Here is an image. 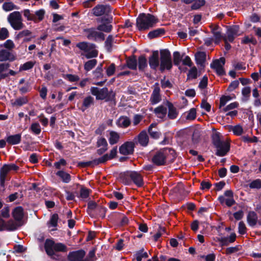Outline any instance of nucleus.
Instances as JSON below:
<instances>
[{"label": "nucleus", "mask_w": 261, "mask_h": 261, "mask_svg": "<svg viewBox=\"0 0 261 261\" xmlns=\"http://www.w3.org/2000/svg\"><path fill=\"white\" fill-rule=\"evenodd\" d=\"M64 79L68 80L70 82H76L80 80V77L75 74H66L63 75Z\"/></svg>", "instance_id": "50"}, {"label": "nucleus", "mask_w": 261, "mask_h": 261, "mask_svg": "<svg viewBox=\"0 0 261 261\" xmlns=\"http://www.w3.org/2000/svg\"><path fill=\"white\" fill-rule=\"evenodd\" d=\"M116 67L114 63H112L106 69V73L108 76L113 75L115 71Z\"/></svg>", "instance_id": "63"}, {"label": "nucleus", "mask_w": 261, "mask_h": 261, "mask_svg": "<svg viewBox=\"0 0 261 261\" xmlns=\"http://www.w3.org/2000/svg\"><path fill=\"white\" fill-rule=\"evenodd\" d=\"M147 60L146 58L143 56H141L139 57L138 58V66L139 69L140 70H143L145 69V68L147 66Z\"/></svg>", "instance_id": "48"}, {"label": "nucleus", "mask_w": 261, "mask_h": 261, "mask_svg": "<svg viewBox=\"0 0 261 261\" xmlns=\"http://www.w3.org/2000/svg\"><path fill=\"white\" fill-rule=\"evenodd\" d=\"M195 58L197 63L202 65L205 60L206 54L204 52H198L196 54Z\"/></svg>", "instance_id": "43"}, {"label": "nucleus", "mask_w": 261, "mask_h": 261, "mask_svg": "<svg viewBox=\"0 0 261 261\" xmlns=\"http://www.w3.org/2000/svg\"><path fill=\"white\" fill-rule=\"evenodd\" d=\"M3 8L6 11H10L17 9L12 2H6L3 5Z\"/></svg>", "instance_id": "57"}, {"label": "nucleus", "mask_w": 261, "mask_h": 261, "mask_svg": "<svg viewBox=\"0 0 261 261\" xmlns=\"http://www.w3.org/2000/svg\"><path fill=\"white\" fill-rule=\"evenodd\" d=\"M181 57L180 53L178 51H175L173 53V62L175 65H179L181 61Z\"/></svg>", "instance_id": "64"}, {"label": "nucleus", "mask_w": 261, "mask_h": 261, "mask_svg": "<svg viewBox=\"0 0 261 261\" xmlns=\"http://www.w3.org/2000/svg\"><path fill=\"white\" fill-rule=\"evenodd\" d=\"M158 22V19L150 14L142 13L137 18L136 25L139 31H145L154 26Z\"/></svg>", "instance_id": "1"}, {"label": "nucleus", "mask_w": 261, "mask_h": 261, "mask_svg": "<svg viewBox=\"0 0 261 261\" xmlns=\"http://www.w3.org/2000/svg\"><path fill=\"white\" fill-rule=\"evenodd\" d=\"M138 141L143 146L147 145L149 141V138L145 130L142 131L138 136Z\"/></svg>", "instance_id": "27"}, {"label": "nucleus", "mask_w": 261, "mask_h": 261, "mask_svg": "<svg viewBox=\"0 0 261 261\" xmlns=\"http://www.w3.org/2000/svg\"><path fill=\"white\" fill-rule=\"evenodd\" d=\"M22 224L18 221H14L12 220L8 221L6 222V229L5 230L14 231L20 227Z\"/></svg>", "instance_id": "31"}, {"label": "nucleus", "mask_w": 261, "mask_h": 261, "mask_svg": "<svg viewBox=\"0 0 261 261\" xmlns=\"http://www.w3.org/2000/svg\"><path fill=\"white\" fill-rule=\"evenodd\" d=\"M167 107L166 105H160L154 109L153 112L158 118L165 119L167 116Z\"/></svg>", "instance_id": "19"}, {"label": "nucleus", "mask_w": 261, "mask_h": 261, "mask_svg": "<svg viewBox=\"0 0 261 261\" xmlns=\"http://www.w3.org/2000/svg\"><path fill=\"white\" fill-rule=\"evenodd\" d=\"M15 57L10 51V50L3 47L0 45V61H13L15 60Z\"/></svg>", "instance_id": "16"}, {"label": "nucleus", "mask_w": 261, "mask_h": 261, "mask_svg": "<svg viewBox=\"0 0 261 261\" xmlns=\"http://www.w3.org/2000/svg\"><path fill=\"white\" fill-rule=\"evenodd\" d=\"M90 91L92 95L96 96L97 100L105 99L106 101H109L115 96L113 91H109L108 89L106 87L100 89L92 87L90 89Z\"/></svg>", "instance_id": "5"}, {"label": "nucleus", "mask_w": 261, "mask_h": 261, "mask_svg": "<svg viewBox=\"0 0 261 261\" xmlns=\"http://www.w3.org/2000/svg\"><path fill=\"white\" fill-rule=\"evenodd\" d=\"M128 67L131 69H136L137 66V61L135 57L128 59L126 61Z\"/></svg>", "instance_id": "49"}, {"label": "nucleus", "mask_w": 261, "mask_h": 261, "mask_svg": "<svg viewBox=\"0 0 261 261\" xmlns=\"http://www.w3.org/2000/svg\"><path fill=\"white\" fill-rule=\"evenodd\" d=\"M247 220L250 226H253L255 225L257 220L256 214L254 212H249L247 215Z\"/></svg>", "instance_id": "35"}, {"label": "nucleus", "mask_w": 261, "mask_h": 261, "mask_svg": "<svg viewBox=\"0 0 261 261\" xmlns=\"http://www.w3.org/2000/svg\"><path fill=\"white\" fill-rule=\"evenodd\" d=\"M8 21L15 30H20L24 27L22 23L21 14L19 11H14L8 16Z\"/></svg>", "instance_id": "6"}, {"label": "nucleus", "mask_w": 261, "mask_h": 261, "mask_svg": "<svg viewBox=\"0 0 261 261\" xmlns=\"http://www.w3.org/2000/svg\"><path fill=\"white\" fill-rule=\"evenodd\" d=\"M162 99L160 94V88L158 83H155L153 85V90L150 97V103L152 105L159 103Z\"/></svg>", "instance_id": "13"}, {"label": "nucleus", "mask_w": 261, "mask_h": 261, "mask_svg": "<svg viewBox=\"0 0 261 261\" xmlns=\"http://www.w3.org/2000/svg\"><path fill=\"white\" fill-rule=\"evenodd\" d=\"M35 65V62L33 61H28L25 62L19 67V71L28 70L32 69Z\"/></svg>", "instance_id": "51"}, {"label": "nucleus", "mask_w": 261, "mask_h": 261, "mask_svg": "<svg viewBox=\"0 0 261 261\" xmlns=\"http://www.w3.org/2000/svg\"><path fill=\"white\" fill-rule=\"evenodd\" d=\"M194 3L191 6V9L197 10L205 4L204 0H195Z\"/></svg>", "instance_id": "55"}, {"label": "nucleus", "mask_w": 261, "mask_h": 261, "mask_svg": "<svg viewBox=\"0 0 261 261\" xmlns=\"http://www.w3.org/2000/svg\"><path fill=\"white\" fill-rule=\"evenodd\" d=\"M148 132L150 137L153 139H158L160 137L161 133L156 128V124L152 123L148 127Z\"/></svg>", "instance_id": "30"}, {"label": "nucleus", "mask_w": 261, "mask_h": 261, "mask_svg": "<svg viewBox=\"0 0 261 261\" xmlns=\"http://www.w3.org/2000/svg\"><path fill=\"white\" fill-rule=\"evenodd\" d=\"M44 248L46 253L51 258L58 259L59 256L56 252H64L67 251V247L61 243H56L53 240L47 239L45 241Z\"/></svg>", "instance_id": "2"}, {"label": "nucleus", "mask_w": 261, "mask_h": 261, "mask_svg": "<svg viewBox=\"0 0 261 261\" xmlns=\"http://www.w3.org/2000/svg\"><path fill=\"white\" fill-rule=\"evenodd\" d=\"M21 136L20 134L11 135L7 137V142L11 145L19 144L21 141Z\"/></svg>", "instance_id": "34"}, {"label": "nucleus", "mask_w": 261, "mask_h": 261, "mask_svg": "<svg viewBox=\"0 0 261 261\" xmlns=\"http://www.w3.org/2000/svg\"><path fill=\"white\" fill-rule=\"evenodd\" d=\"M135 144L133 142H126L119 147V152L123 155H128L133 153Z\"/></svg>", "instance_id": "17"}, {"label": "nucleus", "mask_w": 261, "mask_h": 261, "mask_svg": "<svg viewBox=\"0 0 261 261\" xmlns=\"http://www.w3.org/2000/svg\"><path fill=\"white\" fill-rule=\"evenodd\" d=\"M97 64L96 59H92L86 62L84 65V69L86 71H89L93 69Z\"/></svg>", "instance_id": "44"}, {"label": "nucleus", "mask_w": 261, "mask_h": 261, "mask_svg": "<svg viewBox=\"0 0 261 261\" xmlns=\"http://www.w3.org/2000/svg\"><path fill=\"white\" fill-rule=\"evenodd\" d=\"M10 65L8 63L0 64V80L4 79L9 76L6 71L8 69Z\"/></svg>", "instance_id": "38"}, {"label": "nucleus", "mask_w": 261, "mask_h": 261, "mask_svg": "<svg viewBox=\"0 0 261 261\" xmlns=\"http://www.w3.org/2000/svg\"><path fill=\"white\" fill-rule=\"evenodd\" d=\"M111 12V8L109 5H98L92 9V13L96 16L108 15Z\"/></svg>", "instance_id": "10"}, {"label": "nucleus", "mask_w": 261, "mask_h": 261, "mask_svg": "<svg viewBox=\"0 0 261 261\" xmlns=\"http://www.w3.org/2000/svg\"><path fill=\"white\" fill-rule=\"evenodd\" d=\"M225 62V60L224 58H220L219 59L214 61L211 64V67L214 69L218 75H224L225 71L223 66L224 65Z\"/></svg>", "instance_id": "9"}, {"label": "nucleus", "mask_w": 261, "mask_h": 261, "mask_svg": "<svg viewBox=\"0 0 261 261\" xmlns=\"http://www.w3.org/2000/svg\"><path fill=\"white\" fill-rule=\"evenodd\" d=\"M9 35L8 30L5 28H3L0 30V40H4L7 39Z\"/></svg>", "instance_id": "60"}, {"label": "nucleus", "mask_w": 261, "mask_h": 261, "mask_svg": "<svg viewBox=\"0 0 261 261\" xmlns=\"http://www.w3.org/2000/svg\"><path fill=\"white\" fill-rule=\"evenodd\" d=\"M59 217L58 214H54L50 217L49 221L47 222V225L49 228L51 227H56L58 225Z\"/></svg>", "instance_id": "42"}, {"label": "nucleus", "mask_w": 261, "mask_h": 261, "mask_svg": "<svg viewBox=\"0 0 261 261\" xmlns=\"http://www.w3.org/2000/svg\"><path fill=\"white\" fill-rule=\"evenodd\" d=\"M241 139L245 143H254L258 141L257 138L255 136L252 138H250L247 136H244L241 137Z\"/></svg>", "instance_id": "59"}, {"label": "nucleus", "mask_w": 261, "mask_h": 261, "mask_svg": "<svg viewBox=\"0 0 261 261\" xmlns=\"http://www.w3.org/2000/svg\"><path fill=\"white\" fill-rule=\"evenodd\" d=\"M56 175L59 177L64 183H68L71 180L70 175L63 170L58 171L56 173Z\"/></svg>", "instance_id": "36"}, {"label": "nucleus", "mask_w": 261, "mask_h": 261, "mask_svg": "<svg viewBox=\"0 0 261 261\" xmlns=\"http://www.w3.org/2000/svg\"><path fill=\"white\" fill-rule=\"evenodd\" d=\"M44 13L45 12L43 10H39L37 11L34 14L36 21H34V22H38L41 21L44 18Z\"/></svg>", "instance_id": "54"}, {"label": "nucleus", "mask_w": 261, "mask_h": 261, "mask_svg": "<svg viewBox=\"0 0 261 261\" xmlns=\"http://www.w3.org/2000/svg\"><path fill=\"white\" fill-rule=\"evenodd\" d=\"M149 64L151 68L156 69L159 66V53L158 51H154L149 57Z\"/></svg>", "instance_id": "24"}, {"label": "nucleus", "mask_w": 261, "mask_h": 261, "mask_svg": "<svg viewBox=\"0 0 261 261\" xmlns=\"http://www.w3.org/2000/svg\"><path fill=\"white\" fill-rule=\"evenodd\" d=\"M183 116L185 117L186 119L188 120L195 119L196 117V109L195 108L191 109L189 111L185 112L183 114Z\"/></svg>", "instance_id": "40"}, {"label": "nucleus", "mask_w": 261, "mask_h": 261, "mask_svg": "<svg viewBox=\"0 0 261 261\" xmlns=\"http://www.w3.org/2000/svg\"><path fill=\"white\" fill-rule=\"evenodd\" d=\"M84 32L86 35L87 38L89 40L97 41L98 40H100L101 41H103L105 38V34L101 32L98 31L97 28H89L86 29L84 30Z\"/></svg>", "instance_id": "8"}, {"label": "nucleus", "mask_w": 261, "mask_h": 261, "mask_svg": "<svg viewBox=\"0 0 261 261\" xmlns=\"http://www.w3.org/2000/svg\"><path fill=\"white\" fill-rule=\"evenodd\" d=\"M173 152V150L168 148L160 150L153 155L152 161L158 166L165 165L167 161H171L173 160L171 158L170 154H172Z\"/></svg>", "instance_id": "3"}, {"label": "nucleus", "mask_w": 261, "mask_h": 261, "mask_svg": "<svg viewBox=\"0 0 261 261\" xmlns=\"http://www.w3.org/2000/svg\"><path fill=\"white\" fill-rule=\"evenodd\" d=\"M112 17H109L107 18L103 17L101 19V24L98 25L97 27L98 31H102L106 33H110L113 28V27L110 23L112 22Z\"/></svg>", "instance_id": "11"}, {"label": "nucleus", "mask_w": 261, "mask_h": 261, "mask_svg": "<svg viewBox=\"0 0 261 261\" xmlns=\"http://www.w3.org/2000/svg\"><path fill=\"white\" fill-rule=\"evenodd\" d=\"M94 98L91 96H88L84 98L83 99L82 105L79 108V109L82 112H85L91 106L94 105Z\"/></svg>", "instance_id": "25"}, {"label": "nucleus", "mask_w": 261, "mask_h": 261, "mask_svg": "<svg viewBox=\"0 0 261 261\" xmlns=\"http://www.w3.org/2000/svg\"><path fill=\"white\" fill-rule=\"evenodd\" d=\"M28 102V100L27 97H20L17 98L12 103L14 106H21L27 103Z\"/></svg>", "instance_id": "47"}, {"label": "nucleus", "mask_w": 261, "mask_h": 261, "mask_svg": "<svg viewBox=\"0 0 261 261\" xmlns=\"http://www.w3.org/2000/svg\"><path fill=\"white\" fill-rule=\"evenodd\" d=\"M210 28L214 35L215 43L218 44L223 37L221 29L218 24H212Z\"/></svg>", "instance_id": "18"}, {"label": "nucleus", "mask_w": 261, "mask_h": 261, "mask_svg": "<svg viewBox=\"0 0 261 261\" xmlns=\"http://www.w3.org/2000/svg\"><path fill=\"white\" fill-rule=\"evenodd\" d=\"M132 181H133L138 187H141L143 185L142 175L136 171H133Z\"/></svg>", "instance_id": "32"}, {"label": "nucleus", "mask_w": 261, "mask_h": 261, "mask_svg": "<svg viewBox=\"0 0 261 261\" xmlns=\"http://www.w3.org/2000/svg\"><path fill=\"white\" fill-rule=\"evenodd\" d=\"M109 160H110V159L108 156V154H106L97 159L94 160L92 161L87 162L85 164L86 166L97 165L99 164L104 163Z\"/></svg>", "instance_id": "26"}, {"label": "nucleus", "mask_w": 261, "mask_h": 261, "mask_svg": "<svg viewBox=\"0 0 261 261\" xmlns=\"http://www.w3.org/2000/svg\"><path fill=\"white\" fill-rule=\"evenodd\" d=\"M135 256L137 261H141L143 258H147L148 257L147 252H143V250H140L137 252Z\"/></svg>", "instance_id": "62"}, {"label": "nucleus", "mask_w": 261, "mask_h": 261, "mask_svg": "<svg viewBox=\"0 0 261 261\" xmlns=\"http://www.w3.org/2000/svg\"><path fill=\"white\" fill-rule=\"evenodd\" d=\"M236 239V234L235 233H232L229 237H223L219 240L222 246H227L229 243H232Z\"/></svg>", "instance_id": "29"}, {"label": "nucleus", "mask_w": 261, "mask_h": 261, "mask_svg": "<svg viewBox=\"0 0 261 261\" xmlns=\"http://www.w3.org/2000/svg\"><path fill=\"white\" fill-rule=\"evenodd\" d=\"M249 187L251 189H259L261 188V180L256 179L249 184Z\"/></svg>", "instance_id": "58"}, {"label": "nucleus", "mask_w": 261, "mask_h": 261, "mask_svg": "<svg viewBox=\"0 0 261 261\" xmlns=\"http://www.w3.org/2000/svg\"><path fill=\"white\" fill-rule=\"evenodd\" d=\"M109 134L107 135L110 144L113 145L117 144L120 138V134L114 130H108Z\"/></svg>", "instance_id": "22"}, {"label": "nucleus", "mask_w": 261, "mask_h": 261, "mask_svg": "<svg viewBox=\"0 0 261 261\" xmlns=\"http://www.w3.org/2000/svg\"><path fill=\"white\" fill-rule=\"evenodd\" d=\"M215 147L216 148V154L219 156H223L227 154L230 149L229 140L226 139Z\"/></svg>", "instance_id": "12"}, {"label": "nucleus", "mask_w": 261, "mask_h": 261, "mask_svg": "<svg viewBox=\"0 0 261 261\" xmlns=\"http://www.w3.org/2000/svg\"><path fill=\"white\" fill-rule=\"evenodd\" d=\"M116 124L118 127L126 128L130 124L129 119L126 116H121L117 121Z\"/></svg>", "instance_id": "33"}, {"label": "nucleus", "mask_w": 261, "mask_h": 261, "mask_svg": "<svg viewBox=\"0 0 261 261\" xmlns=\"http://www.w3.org/2000/svg\"><path fill=\"white\" fill-rule=\"evenodd\" d=\"M32 35V32L28 30H23L20 32H19V33L17 34V38L19 39V38H24L25 37H30Z\"/></svg>", "instance_id": "61"}, {"label": "nucleus", "mask_w": 261, "mask_h": 261, "mask_svg": "<svg viewBox=\"0 0 261 261\" xmlns=\"http://www.w3.org/2000/svg\"><path fill=\"white\" fill-rule=\"evenodd\" d=\"M80 186V192L79 196H77L79 197L82 198V199H85L88 197L90 193V190L85 187Z\"/></svg>", "instance_id": "45"}, {"label": "nucleus", "mask_w": 261, "mask_h": 261, "mask_svg": "<svg viewBox=\"0 0 261 261\" xmlns=\"http://www.w3.org/2000/svg\"><path fill=\"white\" fill-rule=\"evenodd\" d=\"M31 131L35 135H39L41 132V128L38 122L33 123L30 127Z\"/></svg>", "instance_id": "46"}, {"label": "nucleus", "mask_w": 261, "mask_h": 261, "mask_svg": "<svg viewBox=\"0 0 261 261\" xmlns=\"http://www.w3.org/2000/svg\"><path fill=\"white\" fill-rule=\"evenodd\" d=\"M97 146L99 148L97 149V152L100 155L107 150L108 144L105 138H100L97 140Z\"/></svg>", "instance_id": "20"}, {"label": "nucleus", "mask_w": 261, "mask_h": 261, "mask_svg": "<svg viewBox=\"0 0 261 261\" xmlns=\"http://www.w3.org/2000/svg\"><path fill=\"white\" fill-rule=\"evenodd\" d=\"M3 46V47L8 50L12 49L14 48L15 45L13 41L11 40H7L3 44H0Z\"/></svg>", "instance_id": "56"}, {"label": "nucleus", "mask_w": 261, "mask_h": 261, "mask_svg": "<svg viewBox=\"0 0 261 261\" xmlns=\"http://www.w3.org/2000/svg\"><path fill=\"white\" fill-rule=\"evenodd\" d=\"M12 215L15 221L21 223L23 216V210L22 207L18 206L15 207L13 212Z\"/></svg>", "instance_id": "28"}, {"label": "nucleus", "mask_w": 261, "mask_h": 261, "mask_svg": "<svg viewBox=\"0 0 261 261\" xmlns=\"http://www.w3.org/2000/svg\"><path fill=\"white\" fill-rule=\"evenodd\" d=\"M133 171H128L121 173L119 175V179L121 182L125 185H130L132 182Z\"/></svg>", "instance_id": "23"}, {"label": "nucleus", "mask_w": 261, "mask_h": 261, "mask_svg": "<svg viewBox=\"0 0 261 261\" xmlns=\"http://www.w3.org/2000/svg\"><path fill=\"white\" fill-rule=\"evenodd\" d=\"M23 13L24 16L27 18L28 20L36 21L34 14L31 13L29 9L24 10Z\"/></svg>", "instance_id": "53"}, {"label": "nucleus", "mask_w": 261, "mask_h": 261, "mask_svg": "<svg viewBox=\"0 0 261 261\" xmlns=\"http://www.w3.org/2000/svg\"><path fill=\"white\" fill-rule=\"evenodd\" d=\"M76 46L83 53L81 54L86 58H92L97 56L98 51L96 49V46L93 43L87 42H81L76 44Z\"/></svg>", "instance_id": "4"}, {"label": "nucleus", "mask_w": 261, "mask_h": 261, "mask_svg": "<svg viewBox=\"0 0 261 261\" xmlns=\"http://www.w3.org/2000/svg\"><path fill=\"white\" fill-rule=\"evenodd\" d=\"M160 69L163 71L165 69L170 70L172 67L171 56L168 50H162L160 51Z\"/></svg>", "instance_id": "7"}, {"label": "nucleus", "mask_w": 261, "mask_h": 261, "mask_svg": "<svg viewBox=\"0 0 261 261\" xmlns=\"http://www.w3.org/2000/svg\"><path fill=\"white\" fill-rule=\"evenodd\" d=\"M239 27L238 25H233L228 28L226 35L224 38L225 41L232 42L235 37L239 35Z\"/></svg>", "instance_id": "15"}, {"label": "nucleus", "mask_w": 261, "mask_h": 261, "mask_svg": "<svg viewBox=\"0 0 261 261\" xmlns=\"http://www.w3.org/2000/svg\"><path fill=\"white\" fill-rule=\"evenodd\" d=\"M166 106L168 109V117L170 119H175L177 118L178 112L177 109L173 106V105L169 102L167 101Z\"/></svg>", "instance_id": "21"}, {"label": "nucleus", "mask_w": 261, "mask_h": 261, "mask_svg": "<svg viewBox=\"0 0 261 261\" xmlns=\"http://www.w3.org/2000/svg\"><path fill=\"white\" fill-rule=\"evenodd\" d=\"M212 138L213 143L215 147L218 146L219 144L225 141L222 139V136L221 134L218 132H215L213 133L212 136Z\"/></svg>", "instance_id": "39"}, {"label": "nucleus", "mask_w": 261, "mask_h": 261, "mask_svg": "<svg viewBox=\"0 0 261 261\" xmlns=\"http://www.w3.org/2000/svg\"><path fill=\"white\" fill-rule=\"evenodd\" d=\"M165 33V30L164 29H158L152 31L150 32L148 34V37L150 38H154L158 37L161 35H164Z\"/></svg>", "instance_id": "41"}, {"label": "nucleus", "mask_w": 261, "mask_h": 261, "mask_svg": "<svg viewBox=\"0 0 261 261\" xmlns=\"http://www.w3.org/2000/svg\"><path fill=\"white\" fill-rule=\"evenodd\" d=\"M86 253L83 250L70 252L68 256L70 261H90L88 258H85Z\"/></svg>", "instance_id": "14"}, {"label": "nucleus", "mask_w": 261, "mask_h": 261, "mask_svg": "<svg viewBox=\"0 0 261 261\" xmlns=\"http://www.w3.org/2000/svg\"><path fill=\"white\" fill-rule=\"evenodd\" d=\"M251 89L249 87H244L242 90V93L243 96L242 98L243 101H247L250 95Z\"/></svg>", "instance_id": "52"}, {"label": "nucleus", "mask_w": 261, "mask_h": 261, "mask_svg": "<svg viewBox=\"0 0 261 261\" xmlns=\"http://www.w3.org/2000/svg\"><path fill=\"white\" fill-rule=\"evenodd\" d=\"M227 127L229 131L232 132L234 135L239 136L243 133V128L240 125H228Z\"/></svg>", "instance_id": "37"}]
</instances>
